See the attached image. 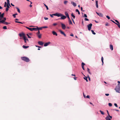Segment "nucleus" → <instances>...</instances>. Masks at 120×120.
Returning a JSON list of instances; mask_svg holds the SVG:
<instances>
[{"label":"nucleus","instance_id":"c03bdc74","mask_svg":"<svg viewBox=\"0 0 120 120\" xmlns=\"http://www.w3.org/2000/svg\"><path fill=\"white\" fill-rule=\"evenodd\" d=\"M106 17L109 19H110V17L109 16H108V15H107L106 16Z\"/></svg>","mask_w":120,"mask_h":120},{"label":"nucleus","instance_id":"58836bf2","mask_svg":"<svg viewBox=\"0 0 120 120\" xmlns=\"http://www.w3.org/2000/svg\"><path fill=\"white\" fill-rule=\"evenodd\" d=\"M69 24H72V22L71 20L69 21Z\"/></svg>","mask_w":120,"mask_h":120},{"label":"nucleus","instance_id":"f704fd0d","mask_svg":"<svg viewBox=\"0 0 120 120\" xmlns=\"http://www.w3.org/2000/svg\"><path fill=\"white\" fill-rule=\"evenodd\" d=\"M44 6L46 7L47 10H48L49 9V8H48V6L45 4H44Z\"/></svg>","mask_w":120,"mask_h":120},{"label":"nucleus","instance_id":"393cba45","mask_svg":"<svg viewBox=\"0 0 120 120\" xmlns=\"http://www.w3.org/2000/svg\"><path fill=\"white\" fill-rule=\"evenodd\" d=\"M10 23L8 22H3V24H6V25H8L9 24H10Z\"/></svg>","mask_w":120,"mask_h":120},{"label":"nucleus","instance_id":"49530a36","mask_svg":"<svg viewBox=\"0 0 120 120\" xmlns=\"http://www.w3.org/2000/svg\"><path fill=\"white\" fill-rule=\"evenodd\" d=\"M35 46L36 47H38V48H41L42 47L41 46H37V45H36Z\"/></svg>","mask_w":120,"mask_h":120},{"label":"nucleus","instance_id":"6e6d98bb","mask_svg":"<svg viewBox=\"0 0 120 120\" xmlns=\"http://www.w3.org/2000/svg\"><path fill=\"white\" fill-rule=\"evenodd\" d=\"M110 20L112 21V22H113V23H115L116 24V23L114 21H113V20H112V19H111Z\"/></svg>","mask_w":120,"mask_h":120},{"label":"nucleus","instance_id":"b1692460","mask_svg":"<svg viewBox=\"0 0 120 120\" xmlns=\"http://www.w3.org/2000/svg\"><path fill=\"white\" fill-rule=\"evenodd\" d=\"M71 16L74 19H75V16L74 15L73 13H72L71 14Z\"/></svg>","mask_w":120,"mask_h":120},{"label":"nucleus","instance_id":"6e6552de","mask_svg":"<svg viewBox=\"0 0 120 120\" xmlns=\"http://www.w3.org/2000/svg\"><path fill=\"white\" fill-rule=\"evenodd\" d=\"M8 4H6L7 8H6L5 10L6 11H8L9 10V8H10L9 7V6Z\"/></svg>","mask_w":120,"mask_h":120},{"label":"nucleus","instance_id":"338daca9","mask_svg":"<svg viewBox=\"0 0 120 120\" xmlns=\"http://www.w3.org/2000/svg\"><path fill=\"white\" fill-rule=\"evenodd\" d=\"M82 68L83 69V70H85V69H84V66H82Z\"/></svg>","mask_w":120,"mask_h":120},{"label":"nucleus","instance_id":"603ef678","mask_svg":"<svg viewBox=\"0 0 120 120\" xmlns=\"http://www.w3.org/2000/svg\"><path fill=\"white\" fill-rule=\"evenodd\" d=\"M84 65H85V64L83 62H82V66H84Z\"/></svg>","mask_w":120,"mask_h":120},{"label":"nucleus","instance_id":"864d4df0","mask_svg":"<svg viewBox=\"0 0 120 120\" xmlns=\"http://www.w3.org/2000/svg\"><path fill=\"white\" fill-rule=\"evenodd\" d=\"M57 23H54L53 25V26H56V25H57Z\"/></svg>","mask_w":120,"mask_h":120},{"label":"nucleus","instance_id":"0e129e2a","mask_svg":"<svg viewBox=\"0 0 120 120\" xmlns=\"http://www.w3.org/2000/svg\"><path fill=\"white\" fill-rule=\"evenodd\" d=\"M105 95L106 96H108L109 95V94H105Z\"/></svg>","mask_w":120,"mask_h":120},{"label":"nucleus","instance_id":"f257e3e1","mask_svg":"<svg viewBox=\"0 0 120 120\" xmlns=\"http://www.w3.org/2000/svg\"><path fill=\"white\" fill-rule=\"evenodd\" d=\"M21 58L22 60H23L27 62H29L30 61L29 59L27 57L25 56L22 57H21Z\"/></svg>","mask_w":120,"mask_h":120},{"label":"nucleus","instance_id":"37998d69","mask_svg":"<svg viewBox=\"0 0 120 120\" xmlns=\"http://www.w3.org/2000/svg\"><path fill=\"white\" fill-rule=\"evenodd\" d=\"M84 17L85 18H87V16L86 15V14H84Z\"/></svg>","mask_w":120,"mask_h":120},{"label":"nucleus","instance_id":"a19ab883","mask_svg":"<svg viewBox=\"0 0 120 120\" xmlns=\"http://www.w3.org/2000/svg\"><path fill=\"white\" fill-rule=\"evenodd\" d=\"M3 29H7V27L6 26H4L3 27Z\"/></svg>","mask_w":120,"mask_h":120},{"label":"nucleus","instance_id":"9d476101","mask_svg":"<svg viewBox=\"0 0 120 120\" xmlns=\"http://www.w3.org/2000/svg\"><path fill=\"white\" fill-rule=\"evenodd\" d=\"M50 43V42H46L45 43L44 45V46L45 47L48 45Z\"/></svg>","mask_w":120,"mask_h":120},{"label":"nucleus","instance_id":"20e7f679","mask_svg":"<svg viewBox=\"0 0 120 120\" xmlns=\"http://www.w3.org/2000/svg\"><path fill=\"white\" fill-rule=\"evenodd\" d=\"M92 25V24L91 23L87 25V27L88 30H90Z\"/></svg>","mask_w":120,"mask_h":120},{"label":"nucleus","instance_id":"774afa93","mask_svg":"<svg viewBox=\"0 0 120 120\" xmlns=\"http://www.w3.org/2000/svg\"><path fill=\"white\" fill-rule=\"evenodd\" d=\"M109 25V24L108 23H107L106 24H105V25L106 26H108Z\"/></svg>","mask_w":120,"mask_h":120},{"label":"nucleus","instance_id":"7ed1b4c3","mask_svg":"<svg viewBox=\"0 0 120 120\" xmlns=\"http://www.w3.org/2000/svg\"><path fill=\"white\" fill-rule=\"evenodd\" d=\"M60 24L61 25L62 28L63 30L65 29L66 28V26L64 24L62 23H61Z\"/></svg>","mask_w":120,"mask_h":120},{"label":"nucleus","instance_id":"e2e57ef3","mask_svg":"<svg viewBox=\"0 0 120 120\" xmlns=\"http://www.w3.org/2000/svg\"><path fill=\"white\" fill-rule=\"evenodd\" d=\"M112 110H115V111H119V110H118L116 109H113Z\"/></svg>","mask_w":120,"mask_h":120},{"label":"nucleus","instance_id":"a211bd4d","mask_svg":"<svg viewBox=\"0 0 120 120\" xmlns=\"http://www.w3.org/2000/svg\"><path fill=\"white\" fill-rule=\"evenodd\" d=\"M105 119L106 120H111L109 117L108 116H107L106 118Z\"/></svg>","mask_w":120,"mask_h":120},{"label":"nucleus","instance_id":"de8ad7c7","mask_svg":"<svg viewBox=\"0 0 120 120\" xmlns=\"http://www.w3.org/2000/svg\"><path fill=\"white\" fill-rule=\"evenodd\" d=\"M26 35L29 38H31V37H30L29 36V34H26Z\"/></svg>","mask_w":120,"mask_h":120},{"label":"nucleus","instance_id":"423d86ee","mask_svg":"<svg viewBox=\"0 0 120 120\" xmlns=\"http://www.w3.org/2000/svg\"><path fill=\"white\" fill-rule=\"evenodd\" d=\"M62 14L60 13H55V16L58 17H61Z\"/></svg>","mask_w":120,"mask_h":120},{"label":"nucleus","instance_id":"4c0bfd02","mask_svg":"<svg viewBox=\"0 0 120 120\" xmlns=\"http://www.w3.org/2000/svg\"><path fill=\"white\" fill-rule=\"evenodd\" d=\"M116 24L117 25L118 27L119 28H120V25L119 24L117 23H116Z\"/></svg>","mask_w":120,"mask_h":120},{"label":"nucleus","instance_id":"6ab92c4d","mask_svg":"<svg viewBox=\"0 0 120 120\" xmlns=\"http://www.w3.org/2000/svg\"><path fill=\"white\" fill-rule=\"evenodd\" d=\"M38 37L39 38H41V34H40L37 35Z\"/></svg>","mask_w":120,"mask_h":120},{"label":"nucleus","instance_id":"5701e85b","mask_svg":"<svg viewBox=\"0 0 120 120\" xmlns=\"http://www.w3.org/2000/svg\"><path fill=\"white\" fill-rule=\"evenodd\" d=\"M59 31L62 34L64 35L65 34L64 32H63L61 30H59Z\"/></svg>","mask_w":120,"mask_h":120},{"label":"nucleus","instance_id":"f03ea898","mask_svg":"<svg viewBox=\"0 0 120 120\" xmlns=\"http://www.w3.org/2000/svg\"><path fill=\"white\" fill-rule=\"evenodd\" d=\"M116 92L117 93H120V87H117L116 86L115 89Z\"/></svg>","mask_w":120,"mask_h":120},{"label":"nucleus","instance_id":"9b49d317","mask_svg":"<svg viewBox=\"0 0 120 120\" xmlns=\"http://www.w3.org/2000/svg\"><path fill=\"white\" fill-rule=\"evenodd\" d=\"M71 4H72L74 7L76 6V3L73 2L71 1Z\"/></svg>","mask_w":120,"mask_h":120},{"label":"nucleus","instance_id":"ea45409f","mask_svg":"<svg viewBox=\"0 0 120 120\" xmlns=\"http://www.w3.org/2000/svg\"><path fill=\"white\" fill-rule=\"evenodd\" d=\"M115 21L117 23H118V24H120L119 22L117 20H115Z\"/></svg>","mask_w":120,"mask_h":120},{"label":"nucleus","instance_id":"0eeeda50","mask_svg":"<svg viewBox=\"0 0 120 120\" xmlns=\"http://www.w3.org/2000/svg\"><path fill=\"white\" fill-rule=\"evenodd\" d=\"M97 14L100 17H102L103 16V15L101 13H98L97 12H96Z\"/></svg>","mask_w":120,"mask_h":120},{"label":"nucleus","instance_id":"412c9836","mask_svg":"<svg viewBox=\"0 0 120 120\" xmlns=\"http://www.w3.org/2000/svg\"><path fill=\"white\" fill-rule=\"evenodd\" d=\"M23 39L25 43H26V36H24Z\"/></svg>","mask_w":120,"mask_h":120},{"label":"nucleus","instance_id":"69168bd1","mask_svg":"<svg viewBox=\"0 0 120 120\" xmlns=\"http://www.w3.org/2000/svg\"><path fill=\"white\" fill-rule=\"evenodd\" d=\"M86 97L88 98H90V96L89 95H87L86 96Z\"/></svg>","mask_w":120,"mask_h":120},{"label":"nucleus","instance_id":"a18cd8bd","mask_svg":"<svg viewBox=\"0 0 120 120\" xmlns=\"http://www.w3.org/2000/svg\"><path fill=\"white\" fill-rule=\"evenodd\" d=\"M0 20V23H3V22H4L2 20Z\"/></svg>","mask_w":120,"mask_h":120},{"label":"nucleus","instance_id":"72a5a7b5","mask_svg":"<svg viewBox=\"0 0 120 120\" xmlns=\"http://www.w3.org/2000/svg\"><path fill=\"white\" fill-rule=\"evenodd\" d=\"M15 22L16 23H21V24H23L22 22H19V21H15Z\"/></svg>","mask_w":120,"mask_h":120},{"label":"nucleus","instance_id":"8fccbe9b","mask_svg":"<svg viewBox=\"0 0 120 120\" xmlns=\"http://www.w3.org/2000/svg\"><path fill=\"white\" fill-rule=\"evenodd\" d=\"M84 19L86 21H88L89 20V19L87 18H85Z\"/></svg>","mask_w":120,"mask_h":120},{"label":"nucleus","instance_id":"e433bc0d","mask_svg":"<svg viewBox=\"0 0 120 120\" xmlns=\"http://www.w3.org/2000/svg\"><path fill=\"white\" fill-rule=\"evenodd\" d=\"M68 2V1L66 0L64 2V4H66Z\"/></svg>","mask_w":120,"mask_h":120},{"label":"nucleus","instance_id":"39448f33","mask_svg":"<svg viewBox=\"0 0 120 120\" xmlns=\"http://www.w3.org/2000/svg\"><path fill=\"white\" fill-rule=\"evenodd\" d=\"M61 18L60 19H64L66 18V16L63 15L62 14L61 15Z\"/></svg>","mask_w":120,"mask_h":120},{"label":"nucleus","instance_id":"7c9ffc66","mask_svg":"<svg viewBox=\"0 0 120 120\" xmlns=\"http://www.w3.org/2000/svg\"><path fill=\"white\" fill-rule=\"evenodd\" d=\"M65 14L66 15V17L69 15L68 13L67 12H65Z\"/></svg>","mask_w":120,"mask_h":120},{"label":"nucleus","instance_id":"2f4dec72","mask_svg":"<svg viewBox=\"0 0 120 120\" xmlns=\"http://www.w3.org/2000/svg\"><path fill=\"white\" fill-rule=\"evenodd\" d=\"M91 31L92 33L94 35H95L96 34V33L94 32V31L92 30H91Z\"/></svg>","mask_w":120,"mask_h":120},{"label":"nucleus","instance_id":"f3484780","mask_svg":"<svg viewBox=\"0 0 120 120\" xmlns=\"http://www.w3.org/2000/svg\"><path fill=\"white\" fill-rule=\"evenodd\" d=\"M96 3V5L97 8H98V1L96 0L95 1Z\"/></svg>","mask_w":120,"mask_h":120},{"label":"nucleus","instance_id":"dca6fc26","mask_svg":"<svg viewBox=\"0 0 120 120\" xmlns=\"http://www.w3.org/2000/svg\"><path fill=\"white\" fill-rule=\"evenodd\" d=\"M26 28H27V29H28V30H30L32 31V28H30L29 27H28L26 26Z\"/></svg>","mask_w":120,"mask_h":120},{"label":"nucleus","instance_id":"13d9d810","mask_svg":"<svg viewBox=\"0 0 120 120\" xmlns=\"http://www.w3.org/2000/svg\"><path fill=\"white\" fill-rule=\"evenodd\" d=\"M7 3L8 4L9 3H10V1L9 0H7Z\"/></svg>","mask_w":120,"mask_h":120},{"label":"nucleus","instance_id":"c756f323","mask_svg":"<svg viewBox=\"0 0 120 120\" xmlns=\"http://www.w3.org/2000/svg\"><path fill=\"white\" fill-rule=\"evenodd\" d=\"M100 112H101V114L102 115H104V112H103L101 111V110H100Z\"/></svg>","mask_w":120,"mask_h":120},{"label":"nucleus","instance_id":"5fc2aeb1","mask_svg":"<svg viewBox=\"0 0 120 120\" xmlns=\"http://www.w3.org/2000/svg\"><path fill=\"white\" fill-rule=\"evenodd\" d=\"M44 18L45 20H47L48 19V18L46 17H44Z\"/></svg>","mask_w":120,"mask_h":120},{"label":"nucleus","instance_id":"bf43d9fd","mask_svg":"<svg viewBox=\"0 0 120 120\" xmlns=\"http://www.w3.org/2000/svg\"><path fill=\"white\" fill-rule=\"evenodd\" d=\"M12 16L14 18H15L16 17V16L15 15H14V14H13Z\"/></svg>","mask_w":120,"mask_h":120},{"label":"nucleus","instance_id":"c9c22d12","mask_svg":"<svg viewBox=\"0 0 120 120\" xmlns=\"http://www.w3.org/2000/svg\"><path fill=\"white\" fill-rule=\"evenodd\" d=\"M42 28V27H40L39 28L38 27V30H41Z\"/></svg>","mask_w":120,"mask_h":120},{"label":"nucleus","instance_id":"680f3d73","mask_svg":"<svg viewBox=\"0 0 120 120\" xmlns=\"http://www.w3.org/2000/svg\"><path fill=\"white\" fill-rule=\"evenodd\" d=\"M88 78L89 80L90 81V77L88 75Z\"/></svg>","mask_w":120,"mask_h":120},{"label":"nucleus","instance_id":"a878e982","mask_svg":"<svg viewBox=\"0 0 120 120\" xmlns=\"http://www.w3.org/2000/svg\"><path fill=\"white\" fill-rule=\"evenodd\" d=\"M75 11L78 12V13L79 15H80V12L79 11V10L78 9H76L75 10Z\"/></svg>","mask_w":120,"mask_h":120},{"label":"nucleus","instance_id":"cd10ccee","mask_svg":"<svg viewBox=\"0 0 120 120\" xmlns=\"http://www.w3.org/2000/svg\"><path fill=\"white\" fill-rule=\"evenodd\" d=\"M4 16L2 15H0V20H1V19H2L4 17Z\"/></svg>","mask_w":120,"mask_h":120},{"label":"nucleus","instance_id":"473e14b6","mask_svg":"<svg viewBox=\"0 0 120 120\" xmlns=\"http://www.w3.org/2000/svg\"><path fill=\"white\" fill-rule=\"evenodd\" d=\"M3 18L4 19L2 20L4 21V22H5V21L6 20V19L5 17H3Z\"/></svg>","mask_w":120,"mask_h":120},{"label":"nucleus","instance_id":"052dcab7","mask_svg":"<svg viewBox=\"0 0 120 120\" xmlns=\"http://www.w3.org/2000/svg\"><path fill=\"white\" fill-rule=\"evenodd\" d=\"M48 27L47 26H44L42 27V28H47Z\"/></svg>","mask_w":120,"mask_h":120},{"label":"nucleus","instance_id":"1a4fd4ad","mask_svg":"<svg viewBox=\"0 0 120 120\" xmlns=\"http://www.w3.org/2000/svg\"><path fill=\"white\" fill-rule=\"evenodd\" d=\"M19 35L20 37H21L22 36L23 38L24 36H25V34L23 33H20L19 34Z\"/></svg>","mask_w":120,"mask_h":120},{"label":"nucleus","instance_id":"79ce46f5","mask_svg":"<svg viewBox=\"0 0 120 120\" xmlns=\"http://www.w3.org/2000/svg\"><path fill=\"white\" fill-rule=\"evenodd\" d=\"M109 106H112V104L111 103H109Z\"/></svg>","mask_w":120,"mask_h":120},{"label":"nucleus","instance_id":"4be33fe9","mask_svg":"<svg viewBox=\"0 0 120 120\" xmlns=\"http://www.w3.org/2000/svg\"><path fill=\"white\" fill-rule=\"evenodd\" d=\"M16 8L17 9V11L19 13L20 12V11L18 7H16Z\"/></svg>","mask_w":120,"mask_h":120},{"label":"nucleus","instance_id":"2eb2a0df","mask_svg":"<svg viewBox=\"0 0 120 120\" xmlns=\"http://www.w3.org/2000/svg\"><path fill=\"white\" fill-rule=\"evenodd\" d=\"M110 49L112 50H113V46L112 45L110 44Z\"/></svg>","mask_w":120,"mask_h":120},{"label":"nucleus","instance_id":"f8f14e48","mask_svg":"<svg viewBox=\"0 0 120 120\" xmlns=\"http://www.w3.org/2000/svg\"><path fill=\"white\" fill-rule=\"evenodd\" d=\"M38 44L40 45H42L43 44V43L41 41H39L38 42Z\"/></svg>","mask_w":120,"mask_h":120},{"label":"nucleus","instance_id":"ddd939ff","mask_svg":"<svg viewBox=\"0 0 120 120\" xmlns=\"http://www.w3.org/2000/svg\"><path fill=\"white\" fill-rule=\"evenodd\" d=\"M36 28H32V31L34 30L36 31L38 30V26H36Z\"/></svg>","mask_w":120,"mask_h":120},{"label":"nucleus","instance_id":"3c124183","mask_svg":"<svg viewBox=\"0 0 120 120\" xmlns=\"http://www.w3.org/2000/svg\"><path fill=\"white\" fill-rule=\"evenodd\" d=\"M114 105L116 107H118V106L117 104L116 103H115L114 104Z\"/></svg>","mask_w":120,"mask_h":120},{"label":"nucleus","instance_id":"bb28decb","mask_svg":"<svg viewBox=\"0 0 120 120\" xmlns=\"http://www.w3.org/2000/svg\"><path fill=\"white\" fill-rule=\"evenodd\" d=\"M87 78H88L87 77H84L83 78L85 80H86V81L87 82L88 81V80L87 79Z\"/></svg>","mask_w":120,"mask_h":120},{"label":"nucleus","instance_id":"aec40b11","mask_svg":"<svg viewBox=\"0 0 120 120\" xmlns=\"http://www.w3.org/2000/svg\"><path fill=\"white\" fill-rule=\"evenodd\" d=\"M29 47V46H25L24 45H23L22 46V47L24 49H26Z\"/></svg>","mask_w":120,"mask_h":120},{"label":"nucleus","instance_id":"09e8293b","mask_svg":"<svg viewBox=\"0 0 120 120\" xmlns=\"http://www.w3.org/2000/svg\"><path fill=\"white\" fill-rule=\"evenodd\" d=\"M40 34V31L39 30H38V32L37 33V34Z\"/></svg>","mask_w":120,"mask_h":120},{"label":"nucleus","instance_id":"4468645a","mask_svg":"<svg viewBox=\"0 0 120 120\" xmlns=\"http://www.w3.org/2000/svg\"><path fill=\"white\" fill-rule=\"evenodd\" d=\"M52 33L54 35H55L56 36L57 35V33L55 31H52Z\"/></svg>","mask_w":120,"mask_h":120},{"label":"nucleus","instance_id":"4d7b16f0","mask_svg":"<svg viewBox=\"0 0 120 120\" xmlns=\"http://www.w3.org/2000/svg\"><path fill=\"white\" fill-rule=\"evenodd\" d=\"M117 87H120V84H118L117 85Z\"/></svg>","mask_w":120,"mask_h":120},{"label":"nucleus","instance_id":"c85d7f7f","mask_svg":"<svg viewBox=\"0 0 120 120\" xmlns=\"http://www.w3.org/2000/svg\"><path fill=\"white\" fill-rule=\"evenodd\" d=\"M50 15L51 17L53 18V15L55 16V13L52 15L50 14Z\"/></svg>","mask_w":120,"mask_h":120}]
</instances>
